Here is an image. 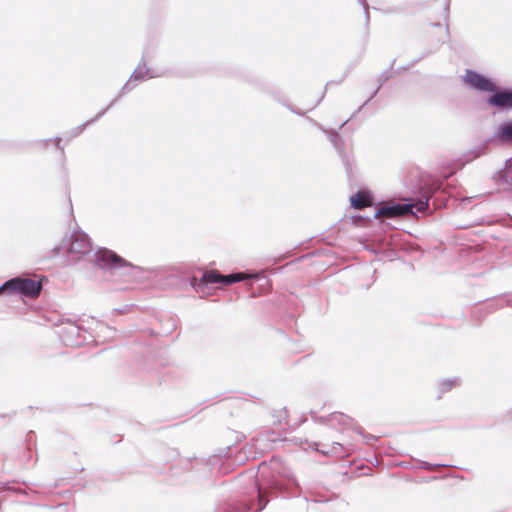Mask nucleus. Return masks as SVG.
<instances>
[{
  "mask_svg": "<svg viewBox=\"0 0 512 512\" xmlns=\"http://www.w3.org/2000/svg\"><path fill=\"white\" fill-rule=\"evenodd\" d=\"M41 290V281L23 277L10 279L0 287V293L5 291L11 294H20L28 298H37Z\"/></svg>",
  "mask_w": 512,
  "mask_h": 512,
  "instance_id": "f257e3e1",
  "label": "nucleus"
},
{
  "mask_svg": "<svg viewBox=\"0 0 512 512\" xmlns=\"http://www.w3.org/2000/svg\"><path fill=\"white\" fill-rule=\"evenodd\" d=\"M249 275L245 273H234L230 275H222L218 270L205 271L198 282L193 283L196 291H200L207 284L222 283L231 285L235 282L247 279Z\"/></svg>",
  "mask_w": 512,
  "mask_h": 512,
  "instance_id": "f03ea898",
  "label": "nucleus"
},
{
  "mask_svg": "<svg viewBox=\"0 0 512 512\" xmlns=\"http://www.w3.org/2000/svg\"><path fill=\"white\" fill-rule=\"evenodd\" d=\"M98 265L109 270L134 269L135 266L109 249H103L97 253Z\"/></svg>",
  "mask_w": 512,
  "mask_h": 512,
  "instance_id": "7ed1b4c3",
  "label": "nucleus"
},
{
  "mask_svg": "<svg viewBox=\"0 0 512 512\" xmlns=\"http://www.w3.org/2000/svg\"><path fill=\"white\" fill-rule=\"evenodd\" d=\"M464 80L473 88L481 91L493 92L497 89L496 86L488 78L471 70L466 71Z\"/></svg>",
  "mask_w": 512,
  "mask_h": 512,
  "instance_id": "20e7f679",
  "label": "nucleus"
},
{
  "mask_svg": "<svg viewBox=\"0 0 512 512\" xmlns=\"http://www.w3.org/2000/svg\"><path fill=\"white\" fill-rule=\"evenodd\" d=\"M412 208V204H394L380 208L377 212V215L394 218L407 215L408 213L412 212Z\"/></svg>",
  "mask_w": 512,
  "mask_h": 512,
  "instance_id": "39448f33",
  "label": "nucleus"
},
{
  "mask_svg": "<svg viewBox=\"0 0 512 512\" xmlns=\"http://www.w3.org/2000/svg\"><path fill=\"white\" fill-rule=\"evenodd\" d=\"M488 103L499 108H511L512 91L496 92L488 99Z\"/></svg>",
  "mask_w": 512,
  "mask_h": 512,
  "instance_id": "423d86ee",
  "label": "nucleus"
},
{
  "mask_svg": "<svg viewBox=\"0 0 512 512\" xmlns=\"http://www.w3.org/2000/svg\"><path fill=\"white\" fill-rule=\"evenodd\" d=\"M91 249V244L89 239L85 235H77L72 240L69 251L71 253H87Z\"/></svg>",
  "mask_w": 512,
  "mask_h": 512,
  "instance_id": "0eeeda50",
  "label": "nucleus"
},
{
  "mask_svg": "<svg viewBox=\"0 0 512 512\" xmlns=\"http://www.w3.org/2000/svg\"><path fill=\"white\" fill-rule=\"evenodd\" d=\"M372 201L369 194L365 192H358L351 197V205L355 209H363L371 206Z\"/></svg>",
  "mask_w": 512,
  "mask_h": 512,
  "instance_id": "6e6552de",
  "label": "nucleus"
},
{
  "mask_svg": "<svg viewBox=\"0 0 512 512\" xmlns=\"http://www.w3.org/2000/svg\"><path fill=\"white\" fill-rule=\"evenodd\" d=\"M272 424L274 425H282L287 424L289 419L288 411L285 407H280L273 410L272 413Z\"/></svg>",
  "mask_w": 512,
  "mask_h": 512,
  "instance_id": "1a4fd4ad",
  "label": "nucleus"
},
{
  "mask_svg": "<svg viewBox=\"0 0 512 512\" xmlns=\"http://www.w3.org/2000/svg\"><path fill=\"white\" fill-rule=\"evenodd\" d=\"M497 137L501 141H512V122L500 126Z\"/></svg>",
  "mask_w": 512,
  "mask_h": 512,
  "instance_id": "9d476101",
  "label": "nucleus"
},
{
  "mask_svg": "<svg viewBox=\"0 0 512 512\" xmlns=\"http://www.w3.org/2000/svg\"><path fill=\"white\" fill-rule=\"evenodd\" d=\"M503 178L508 182L512 184V161H510L506 168L503 171Z\"/></svg>",
  "mask_w": 512,
  "mask_h": 512,
  "instance_id": "9b49d317",
  "label": "nucleus"
},
{
  "mask_svg": "<svg viewBox=\"0 0 512 512\" xmlns=\"http://www.w3.org/2000/svg\"><path fill=\"white\" fill-rule=\"evenodd\" d=\"M413 208H416L419 212H424L428 209V202L427 201H419L416 204H412Z\"/></svg>",
  "mask_w": 512,
  "mask_h": 512,
  "instance_id": "f8f14e48",
  "label": "nucleus"
},
{
  "mask_svg": "<svg viewBox=\"0 0 512 512\" xmlns=\"http://www.w3.org/2000/svg\"><path fill=\"white\" fill-rule=\"evenodd\" d=\"M258 498H259V508L257 509V511H260L267 504V500L264 499L263 491L260 488L258 489Z\"/></svg>",
  "mask_w": 512,
  "mask_h": 512,
  "instance_id": "ddd939ff",
  "label": "nucleus"
}]
</instances>
